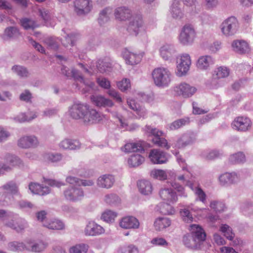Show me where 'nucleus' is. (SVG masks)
I'll use <instances>...</instances> for the list:
<instances>
[{
	"instance_id": "nucleus-59",
	"label": "nucleus",
	"mask_w": 253,
	"mask_h": 253,
	"mask_svg": "<svg viewBox=\"0 0 253 253\" xmlns=\"http://www.w3.org/2000/svg\"><path fill=\"white\" fill-rule=\"evenodd\" d=\"M44 159L51 162H57L62 159V155L59 153H47L44 155Z\"/></svg>"
},
{
	"instance_id": "nucleus-53",
	"label": "nucleus",
	"mask_w": 253,
	"mask_h": 253,
	"mask_svg": "<svg viewBox=\"0 0 253 253\" xmlns=\"http://www.w3.org/2000/svg\"><path fill=\"white\" fill-rule=\"evenodd\" d=\"M105 202L110 205H117L120 202V198L115 194L106 195L104 198Z\"/></svg>"
},
{
	"instance_id": "nucleus-32",
	"label": "nucleus",
	"mask_w": 253,
	"mask_h": 253,
	"mask_svg": "<svg viewBox=\"0 0 253 253\" xmlns=\"http://www.w3.org/2000/svg\"><path fill=\"white\" fill-rule=\"evenodd\" d=\"M3 164L6 165L7 166H10L11 169L16 166L19 167L23 166V162L17 156L10 154L6 156L5 163Z\"/></svg>"
},
{
	"instance_id": "nucleus-10",
	"label": "nucleus",
	"mask_w": 253,
	"mask_h": 253,
	"mask_svg": "<svg viewBox=\"0 0 253 253\" xmlns=\"http://www.w3.org/2000/svg\"><path fill=\"white\" fill-rule=\"evenodd\" d=\"M88 105L83 103L74 104L69 109V113L74 119L84 120L85 113L88 110Z\"/></svg>"
},
{
	"instance_id": "nucleus-64",
	"label": "nucleus",
	"mask_w": 253,
	"mask_h": 253,
	"mask_svg": "<svg viewBox=\"0 0 253 253\" xmlns=\"http://www.w3.org/2000/svg\"><path fill=\"white\" fill-rule=\"evenodd\" d=\"M32 97V94L28 90H25L20 94L19 96L20 100L21 101H25L26 102H30Z\"/></svg>"
},
{
	"instance_id": "nucleus-20",
	"label": "nucleus",
	"mask_w": 253,
	"mask_h": 253,
	"mask_svg": "<svg viewBox=\"0 0 253 253\" xmlns=\"http://www.w3.org/2000/svg\"><path fill=\"white\" fill-rule=\"evenodd\" d=\"M215 60L211 55H206L200 56L196 63V66L199 70H207L214 64Z\"/></svg>"
},
{
	"instance_id": "nucleus-17",
	"label": "nucleus",
	"mask_w": 253,
	"mask_h": 253,
	"mask_svg": "<svg viewBox=\"0 0 253 253\" xmlns=\"http://www.w3.org/2000/svg\"><path fill=\"white\" fill-rule=\"evenodd\" d=\"M39 144V140L35 135L24 136L18 140V146L22 148L36 147Z\"/></svg>"
},
{
	"instance_id": "nucleus-2",
	"label": "nucleus",
	"mask_w": 253,
	"mask_h": 253,
	"mask_svg": "<svg viewBox=\"0 0 253 253\" xmlns=\"http://www.w3.org/2000/svg\"><path fill=\"white\" fill-rule=\"evenodd\" d=\"M159 195L163 200L169 203H161L159 205L160 212L164 214H173L174 210L170 204H174L177 202L178 196L176 193L171 188H165L160 191Z\"/></svg>"
},
{
	"instance_id": "nucleus-39",
	"label": "nucleus",
	"mask_w": 253,
	"mask_h": 253,
	"mask_svg": "<svg viewBox=\"0 0 253 253\" xmlns=\"http://www.w3.org/2000/svg\"><path fill=\"white\" fill-rule=\"evenodd\" d=\"M43 226L52 230H62L65 227L63 222L58 219H54L44 223Z\"/></svg>"
},
{
	"instance_id": "nucleus-1",
	"label": "nucleus",
	"mask_w": 253,
	"mask_h": 253,
	"mask_svg": "<svg viewBox=\"0 0 253 253\" xmlns=\"http://www.w3.org/2000/svg\"><path fill=\"white\" fill-rule=\"evenodd\" d=\"M191 233L183 237L182 242L184 246L192 250L198 251L206 240V234L203 228L197 224H191L189 226Z\"/></svg>"
},
{
	"instance_id": "nucleus-9",
	"label": "nucleus",
	"mask_w": 253,
	"mask_h": 253,
	"mask_svg": "<svg viewBox=\"0 0 253 253\" xmlns=\"http://www.w3.org/2000/svg\"><path fill=\"white\" fill-rule=\"evenodd\" d=\"M191 60L190 55L187 53H183L180 56L177 62L176 74L179 77L185 76L190 69Z\"/></svg>"
},
{
	"instance_id": "nucleus-4",
	"label": "nucleus",
	"mask_w": 253,
	"mask_h": 253,
	"mask_svg": "<svg viewBox=\"0 0 253 253\" xmlns=\"http://www.w3.org/2000/svg\"><path fill=\"white\" fill-rule=\"evenodd\" d=\"M152 76L154 84L158 86H167L171 82V74L166 68L159 67L155 69Z\"/></svg>"
},
{
	"instance_id": "nucleus-58",
	"label": "nucleus",
	"mask_w": 253,
	"mask_h": 253,
	"mask_svg": "<svg viewBox=\"0 0 253 253\" xmlns=\"http://www.w3.org/2000/svg\"><path fill=\"white\" fill-rule=\"evenodd\" d=\"M180 215L182 219L185 222H191L193 221V217L190 213L189 210L186 208L181 209L180 211Z\"/></svg>"
},
{
	"instance_id": "nucleus-11",
	"label": "nucleus",
	"mask_w": 253,
	"mask_h": 253,
	"mask_svg": "<svg viewBox=\"0 0 253 253\" xmlns=\"http://www.w3.org/2000/svg\"><path fill=\"white\" fill-rule=\"evenodd\" d=\"M149 158L154 164H165L168 161V154L159 149H153L150 150Z\"/></svg>"
},
{
	"instance_id": "nucleus-51",
	"label": "nucleus",
	"mask_w": 253,
	"mask_h": 253,
	"mask_svg": "<svg viewBox=\"0 0 253 253\" xmlns=\"http://www.w3.org/2000/svg\"><path fill=\"white\" fill-rule=\"evenodd\" d=\"M88 247L84 244H78L70 249V253H86Z\"/></svg>"
},
{
	"instance_id": "nucleus-3",
	"label": "nucleus",
	"mask_w": 253,
	"mask_h": 253,
	"mask_svg": "<svg viewBox=\"0 0 253 253\" xmlns=\"http://www.w3.org/2000/svg\"><path fill=\"white\" fill-rule=\"evenodd\" d=\"M8 192L12 195H19L18 185L10 181L0 187V206H5L10 203V195Z\"/></svg>"
},
{
	"instance_id": "nucleus-30",
	"label": "nucleus",
	"mask_w": 253,
	"mask_h": 253,
	"mask_svg": "<svg viewBox=\"0 0 253 253\" xmlns=\"http://www.w3.org/2000/svg\"><path fill=\"white\" fill-rule=\"evenodd\" d=\"M59 146L63 149L76 150L80 148L81 143L77 140L65 138L60 142Z\"/></svg>"
},
{
	"instance_id": "nucleus-52",
	"label": "nucleus",
	"mask_w": 253,
	"mask_h": 253,
	"mask_svg": "<svg viewBox=\"0 0 253 253\" xmlns=\"http://www.w3.org/2000/svg\"><path fill=\"white\" fill-rule=\"evenodd\" d=\"M44 43L49 49L56 50L59 46V42L57 39L50 37L44 40Z\"/></svg>"
},
{
	"instance_id": "nucleus-8",
	"label": "nucleus",
	"mask_w": 253,
	"mask_h": 253,
	"mask_svg": "<svg viewBox=\"0 0 253 253\" xmlns=\"http://www.w3.org/2000/svg\"><path fill=\"white\" fill-rule=\"evenodd\" d=\"M173 90L175 95L186 98L193 95L197 89L188 84L182 82L174 86Z\"/></svg>"
},
{
	"instance_id": "nucleus-7",
	"label": "nucleus",
	"mask_w": 253,
	"mask_h": 253,
	"mask_svg": "<svg viewBox=\"0 0 253 253\" xmlns=\"http://www.w3.org/2000/svg\"><path fill=\"white\" fill-rule=\"evenodd\" d=\"M63 196L65 200L76 202L81 200L84 197V192L82 188L71 186L63 191Z\"/></svg>"
},
{
	"instance_id": "nucleus-38",
	"label": "nucleus",
	"mask_w": 253,
	"mask_h": 253,
	"mask_svg": "<svg viewBox=\"0 0 253 253\" xmlns=\"http://www.w3.org/2000/svg\"><path fill=\"white\" fill-rule=\"evenodd\" d=\"M11 70L14 73L20 78H27L31 75L27 68L22 66L14 65L12 67Z\"/></svg>"
},
{
	"instance_id": "nucleus-21",
	"label": "nucleus",
	"mask_w": 253,
	"mask_h": 253,
	"mask_svg": "<svg viewBox=\"0 0 253 253\" xmlns=\"http://www.w3.org/2000/svg\"><path fill=\"white\" fill-rule=\"evenodd\" d=\"M139 225L138 220L132 216H125L120 221V226L124 229H138Z\"/></svg>"
},
{
	"instance_id": "nucleus-6",
	"label": "nucleus",
	"mask_w": 253,
	"mask_h": 253,
	"mask_svg": "<svg viewBox=\"0 0 253 253\" xmlns=\"http://www.w3.org/2000/svg\"><path fill=\"white\" fill-rule=\"evenodd\" d=\"M239 27L238 21L236 17H228L221 24L222 33L227 37L234 35Z\"/></svg>"
},
{
	"instance_id": "nucleus-14",
	"label": "nucleus",
	"mask_w": 253,
	"mask_h": 253,
	"mask_svg": "<svg viewBox=\"0 0 253 253\" xmlns=\"http://www.w3.org/2000/svg\"><path fill=\"white\" fill-rule=\"evenodd\" d=\"M104 228L94 221H89L84 229V233L86 236H97L105 233Z\"/></svg>"
},
{
	"instance_id": "nucleus-56",
	"label": "nucleus",
	"mask_w": 253,
	"mask_h": 253,
	"mask_svg": "<svg viewBox=\"0 0 253 253\" xmlns=\"http://www.w3.org/2000/svg\"><path fill=\"white\" fill-rule=\"evenodd\" d=\"M222 155V153L216 150H211L208 153L203 154V157L207 160H211L215 158H219Z\"/></svg>"
},
{
	"instance_id": "nucleus-35",
	"label": "nucleus",
	"mask_w": 253,
	"mask_h": 253,
	"mask_svg": "<svg viewBox=\"0 0 253 253\" xmlns=\"http://www.w3.org/2000/svg\"><path fill=\"white\" fill-rule=\"evenodd\" d=\"M145 161V158L140 154H133L127 160L130 167H137L141 165Z\"/></svg>"
},
{
	"instance_id": "nucleus-46",
	"label": "nucleus",
	"mask_w": 253,
	"mask_h": 253,
	"mask_svg": "<svg viewBox=\"0 0 253 253\" xmlns=\"http://www.w3.org/2000/svg\"><path fill=\"white\" fill-rule=\"evenodd\" d=\"M117 215L118 213L116 212L106 210L102 214L101 219L106 222H112Z\"/></svg>"
},
{
	"instance_id": "nucleus-22",
	"label": "nucleus",
	"mask_w": 253,
	"mask_h": 253,
	"mask_svg": "<svg viewBox=\"0 0 253 253\" xmlns=\"http://www.w3.org/2000/svg\"><path fill=\"white\" fill-rule=\"evenodd\" d=\"M90 99L92 103L98 107H111L114 105L112 100L101 95H93L91 96Z\"/></svg>"
},
{
	"instance_id": "nucleus-40",
	"label": "nucleus",
	"mask_w": 253,
	"mask_h": 253,
	"mask_svg": "<svg viewBox=\"0 0 253 253\" xmlns=\"http://www.w3.org/2000/svg\"><path fill=\"white\" fill-rule=\"evenodd\" d=\"M98 71L101 73L109 72L112 69L111 63L104 59H100L96 64Z\"/></svg>"
},
{
	"instance_id": "nucleus-62",
	"label": "nucleus",
	"mask_w": 253,
	"mask_h": 253,
	"mask_svg": "<svg viewBox=\"0 0 253 253\" xmlns=\"http://www.w3.org/2000/svg\"><path fill=\"white\" fill-rule=\"evenodd\" d=\"M46 247V245L42 241H39L35 243L32 246L33 252H40L43 251Z\"/></svg>"
},
{
	"instance_id": "nucleus-15",
	"label": "nucleus",
	"mask_w": 253,
	"mask_h": 253,
	"mask_svg": "<svg viewBox=\"0 0 253 253\" xmlns=\"http://www.w3.org/2000/svg\"><path fill=\"white\" fill-rule=\"evenodd\" d=\"M232 127L234 129L241 131H246L250 129L252 122L250 119L245 117H238L233 122Z\"/></svg>"
},
{
	"instance_id": "nucleus-18",
	"label": "nucleus",
	"mask_w": 253,
	"mask_h": 253,
	"mask_svg": "<svg viewBox=\"0 0 253 253\" xmlns=\"http://www.w3.org/2000/svg\"><path fill=\"white\" fill-rule=\"evenodd\" d=\"M196 139V134L191 131L184 133L177 140L176 146L178 148H184L193 144Z\"/></svg>"
},
{
	"instance_id": "nucleus-41",
	"label": "nucleus",
	"mask_w": 253,
	"mask_h": 253,
	"mask_svg": "<svg viewBox=\"0 0 253 253\" xmlns=\"http://www.w3.org/2000/svg\"><path fill=\"white\" fill-rule=\"evenodd\" d=\"M8 249L12 252H22L27 250V247L23 242L12 241L7 245Z\"/></svg>"
},
{
	"instance_id": "nucleus-45",
	"label": "nucleus",
	"mask_w": 253,
	"mask_h": 253,
	"mask_svg": "<svg viewBox=\"0 0 253 253\" xmlns=\"http://www.w3.org/2000/svg\"><path fill=\"white\" fill-rule=\"evenodd\" d=\"M17 216L18 215L14 214L7 215L6 218L3 219L4 225L15 230V224L16 223V219Z\"/></svg>"
},
{
	"instance_id": "nucleus-61",
	"label": "nucleus",
	"mask_w": 253,
	"mask_h": 253,
	"mask_svg": "<svg viewBox=\"0 0 253 253\" xmlns=\"http://www.w3.org/2000/svg\"><path fill=\"white\" fill-rule=\"evenodd\" d=\"M97 83L101 87L109 89L111 87L110 82L107 79L104 77H98L97 79Z\"/></svg>"
},
{
	"instance_id": "nucleus-13",
	"label": "nucleus",
	"mask_w": 253,
	"mask_h": 253,
	"mask_svg": "<svg viewBox=\"0 0 253 253\" xmlns=\"http://www.w3.org/2000/svg\"><path fill=\"white\" fill-rule=\"evenodd\" d=\"M147 131L151 133L154 137L152 139L153 142L161 147H164L166 149H169L170 146L168 144L167 140L164 138H161L160 136L163 135V132L157 129L156 128H153L151 126L147 127Z\"/></svg>"
},
{
	"instance_id": "nucleus-28",
	"label": "nucleus",
	"mask_w": 253,
	"mask_h": 253,
	"mask_svg": "<svg viewBox=\"0 0 253 253\" xmlns=\"http://www.w3.org/2000/svg\"><path fill=\"white\" fill-rule=\"evenodd\" d=\"M115 182V178L112 175L104 174L100 176L97 181V185L101 188H110Z\"/></svg>"
},
{
	"instance_id": "nucleus-29",
	"label": "nucleus",
	"mask_w": 253,
	"mask_h": 253,
	"mask_svg": "<svg viewBox=\"0 0 253 253\" xmlns=\"http://www.w3.org/2000/svg\"><path fill=\"white\" fill-rule=\"evenodd\" d=\"M190 123V118L188 117L177 119L167 125L166 128L169 130H175L184 126L188 125Z\"/></svg>"
},
{
	"instance_id": "nucleus-27",
	"label": "nucleus",
	"mask_w": 253,
	"mask_h": 253,
	"mask_svg": "<svg viewBox=\"0 0 253 253\" xmlns=\"http://www.w3.org/2000/svg\"><path fill=\"white\" fill-rule=\"evenodd\" d=\"M221 184H231L237 182L239 180V177L235 172H226L221 174L219 178Z\"/></svg>"
},
{
	"instance_id": "nucleus-48",
	"label": "nucleus",
	"mask_w": 253,
	"mask_h": 253,
	"mask_svg": "<svg viewBox=\"0 0 253 253\" xmlns=\"http://www.w3.org/2000/svg\"><path fill=\"white\" fill-rule=\"evenodd\" d=\"M71 77L74 78V80L76 81L82 83L86 85L91 86L92 84L91 83H86L81 73L78 70L75 68H72L71 70Z\"/></svg>"
},
{
	"instance_id": "nucleus-49",
	"label": "nucleus",
	"mask_w": 253,
	"mask_h": 253,
	"mask_svg": "<svg viewBox=\"0 0 253 253\" xmlns=\"http://www.w3.org/2000/svg\"><path fill=\"white\" fill-rule=\"evenodd\" d=\"M79 35L77 34H67L65 37V42H63L64 46L67 47L69 45L74 46L75 42L78 39Z\"/></svg>"
},
{
	"instance_id": "nucleus-55",
	"label": "nucleus",
	"mask_w": 253,
	"mask_h": 253,
	"mask_svg": "<svg viewBox=\"0 0 253 253\" xmlns=\"http://www.w3.org/2000/svg\"><path fill=\"white\" fill-rule=\"evenodd\" d=\"M58 112L57 108H47L42 112L41 115L42 118H51L56 116Z\"/></svg>"
},
{
	"instance_id": "nucleus-16",
	"label": "nucleus",
	"mask_w": 253,
	"mask_h": 253,
	"mask_svg": "<svg viewBox=\"0 0 253 253\" xmlns=\"http://www.w3.org/2000/svg\"><path fill=\"white\" fill-rule=\"evenodd\" d=\"M127 30L130 34L136 36L142 28L143 21L140 17H129Z\"/></svg>"
},
{
	"instance_id": "nucleus-12",
	"label": "nucleus",
	"mask_w": 253,
	"mask_h": 253,
	"mask_svg": "<svg viewBox=\"0 0 253 253\" xmlns=\"http://www.w3.org/2000/svg\"><path fill=\"white\" fill-rule=\"evenodd\" d=\"M104 118V116L102 113L94 109L89 108L88 106L83 122L87 125H92L98 123L103 120Z\"/></svg>"
},
{
	"instance_id": "nucleus-44",
	"label": "nucleus",
	"mask_w": 253,
	"mask_h": 253,
	"mask_svg": "<svg viewBox=\"0 0 253 253\" xmlns=\"http://www.w3.org/2000/svg\"><path fill=\"white\" fill-rule=\"evenodd\" d=\"M220 231L223 234L224 236L228 240H233L235 234L232 232V228L227 224H222L220 227Z\"/></svg>"
},
{
	"instance_id": "nucleus-63",
	"label": "nucleus",
	"mask_w": 253,
	"mask_h": 253,
	"mask_svg": "<svg viewBox=\"0 0 253 253\" xmlns=\"http://www.w3.org/2000/svg\"><path fill=\"white\" fill-rule=\"evenodd\" d=\"M130 10L126 7H118L115 11V16H125L126 15H130Z\"/></svg>"
},
{
	"instance_id": "nucleus-5",
	"label": "nucleus",
	"mask_w": 253,
	"mask_h": 253,
	"mask_svg": "<svg viewBox=\"0 0 253 253\" xmlns=\"http://www.w3.org/2000/svg\"><path fill=\"white\" fill-rule=\"evenodd\" d=\"M197 36V32L194 26L189 23L185 24L181 28L178 40L183 45H191L194 42Z\"/></svg>"
},
{
	"instance_id": "nucleus-33",
	"label": "nucleus",
	"mask_w": 253,
	"mask_h": 253,
	"mask_svg": "<svg viewBox=\"0 0 253 253\" xmlns=\"http://www.w3.org/2000/svg\"><path fill=\"white\" fill-rule=\"evenodd\" d=\"M137 186L140 192L144 195H149L152 193V185L149 181L139 180L137 183Z\"/></svg>"
},
{
	"instance_id": "nucleus-47",
	"label": "nucleus",
	"mask_w": 253,
	"mask_h": 253,
	"mask_svg": "<svg viewBox=\"0 0 253 253\" xmlns=\"http://www.w3.org/2000/svg\"><path fill=\"white\" fill-rule=\"evenodd\" d=\"M150 175L153 178L161 180L166 179L167 178L166 171L162 169H153L150 172Z\"/></svg>"
},
{
	"instance_id": "nucleus-31",
	"label": "nucleus",
	"mask_w": 253,
	"mask_h": 253,
	"mask_svg": "<svg viewBox=\"0 0 253 253\" xmlns=\"http://www.w3.org/2000/svg\"><path fill=\"white\" fill-rule=\"evenodd\" d=\"M29 189L32 193L40 195L47 194L50 192L49 187L44 186L36 183H30L29 185Z\"/></svg>"
},
{
	"instance_id": "nucleus-36",
	"label": "nucleus",
	"mask_w": 253,
	"mask_h": 253,
	"mask_svg": "<svg viewBox=\"0 0 253 253\" xmlns=\"http://www.w3.org/2000/svg\"><path fill=\"white\" fill-rule=\"evenodd\" d=\"M20 24L25 30L34 29L38 26L37 23L29 17H23L20 19Z\"/></svg>"
},
{
	"instance_id": "nucleus-42",
	"label": "nucleus",
	"mask_w": 253,
	"mask_h": 253,
	"mask_svg": "<svg viewBox=\"0 0 253 253\" xmlns=\"http://www.w3.org/2000/svg\"><path fill=\"white\" fill-rule=\"evenodd\" d=\"M246 161L245 154L243 152H238L230 156L229 162L232 164L243 163Z\"/></svg>"
},
{
	"instance_id": "nucleus-25",
	"label": "nucleus",
	"mask_w": 253,
	"mask_h": 253,
	"mask_svg": "<svg viewBox=\"0 0 253 253\" xmlns=\"http://www.w3.org/2000/svg\"><path fill=\"white\" fill-rule=\"evenodd\" d=\"M234 51L239 54H245L250 51L248 42L244 40H235L232 43Z\"/></svg>"
},
{
	"instance_id": "nucleus-50",
	"label": "nucleus",
	"mask_w": 253,
	"mask_h": 253,
	"mask_svg": "<svg viewBox=\"0 0 253 253\" xmlns=\"http://www.w3.org/2000/svg\"><path fill=\"white\" fill-rule=\"evenodd\" d=\"M229 70L226 67H219L215 71V78L217 79L224 78L228 77L229 75Z\"/></svg>"
},
{
	"instance_id": "nucleus-54",
	"label": "nucleus",
	"mask_w": 253,
	"mask_h": 253,
	"mask_svg": "<svg viewBox=\"0 0 253 253\" xmlns=\"http://www.w3.org/2000/svg\"><path fill=\"white\" fill-rule=\"evenodd\" d=\"M211 208L213 209L216 212L223 211L225 208L224 204L218 201H212L211 202L210 205Z\"/></svg>"
},
{
	"instance_id": "nucleus-26",
	"label": "nucleus",
	"mask_w": 253,
	"mask_h": 253,
	"mask_svg": "<svg viewBox=\"0 0 253 253\" xmlns=\"http://www.w3.org/2000/svg\"><path fill=\"white\" fill-rule=\"evenodd\" d=\"M123 56L126 63L131 65L139 63L142 58L141 55L131 52L126 49L123 51Z\"/></svg>"
},
{
	"instance_id": "nucleus-34",
	"label": "nucleus",
	"mask_w": 253,
	"mask_h": 253,
	"mask_svg": "<svg viewBox=\"0 0 253 253\" xmlns=\"http://www.w3.org/2000/svg\"><path fill=\"white\" fill-rule=\"evenodd\" d=\"M171 221L169 218L165 217H161L157 218L154 223L155 229L157 231H161L170 226Z\"/></svg>"
},
{
	"instance_id": "nucleus-37",
	"label": "nucleus",
	"mask_w": 253,
	"mask_h": 253,
	"mask_svg": "<svg viewBox=\"0 0 253 253\" xmlns=\"http://www.w3.org/2000/svg\"><path fill=\"white\" fill-rule=\"evenodd\" d=\"M4 35L8 39H14L18 38L21 33L19 29L17 27L10 26L5 28Z\"/></svg>"
},
{
	"instance_id": "nucleus-24",
	"label": "nucleus",
	"mask_w": 253,
	"mask_h": 253,
	"mask_svg": "<svg viewBox=\"0 0 253 253\" xmlns=\"http://www.w3.org/2000/svg\"><path fill=\"white\" fill-rule=\"evenodd\" d=\"M146 146L145 142L143 141H139L134 143H126L124 148V151L126 153L139 152H142L144 151V147Z\"/></svg>"
},
{
	"instance_id": "nucleus-43",
	"label": "nucleus",
	"mask_w": 253,
	"mask_h": 253,
	"mask_svg": "<svg viewBox=\"0 0 253 253\" xmlns=\"http://www.w3.org/2000/svg\"><path fill=\"white\" fill-rule=\"evenodd\" d=\"M16 220L15 231L17 233H21L28 227V222L24 218L18 216Z\"/></svg>"
},
{
	"instance_id": "nucleus-57",
	"label": "nucleus",
	"mask_w": 253,
	"mask_h": 253,
	"mask_svg": "<svg viewBox=\"0 0 253 253\" xmlns=\"http://www.w3.org/2000/svg\"><path fill=\"white\" fill-rule=\"evenodd\" d=\"M194 193L197 196L196 200H199L204 204L206 203L207 195L201 188L196 187Z\"/></svg>"
},
{
	"instance_id": "nucleus-23",
	"label": "nucleus",
	"mask_w": 253,
	"mask_h": 253,
	"mask_svg": "<svg viewBox=\"0 0 253 253\" xmlns=\"http://www.w3.org/2000/svg\"><path fill=\"white\" fill-rule=\"evenodd\" d=\"M176 52V49L172 44H165L160 49V55L165 60H170L175 56Z\"/></svg>"
},
{
	"instance_id": "nucleus-60",
	"label": "nucleus",
	"mask_w": 253,
	"mask_h": 253,
	"mask_svg": "<svg viewBox=\"0 0 253 253\" xmlns=\"http://www.w3.org/2000/svg\"><path fill=\"white\" fill-rule=\"evenodd\" d=\"M117 86L122 91H125L130 87V83L128 79L126 78L117 83Z\"/></svg>"
},
{
	"instance_id": "nucleus-19",
	"label": "nucleus",
	"mask_w": 253,
	"mask_h": 253,
	"mask_svg": "<svg viewBox=\"0 0 253 253\" xmlns=\"http://www.w3.org/2000/svg\"><path fill=\"white\" fill-rule=\"evenodd\" d=\"M74 5L75 10L78 14H84L90 10L91 1L90 0H75Z\"/></svg>"
}]
</instances>
